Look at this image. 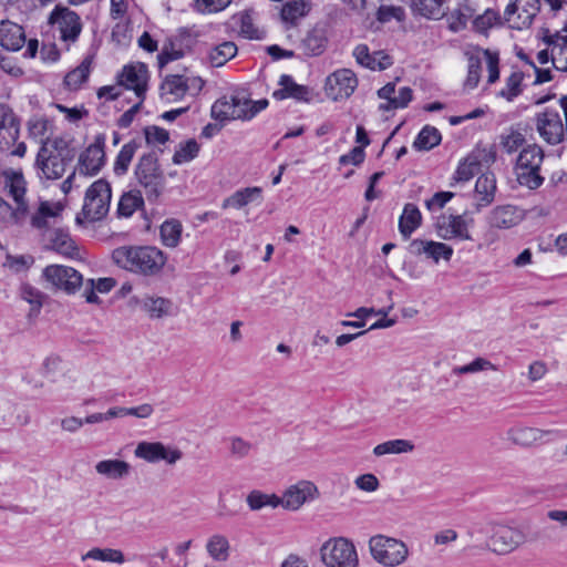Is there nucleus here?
<instances>
[{
  "label": "nucleus",
  "instance_id": "63",
  "mask_svg": "<svg viewBox=\"0 0 567 567\" xmlns=\"http://www.w3.org/2000/svg\"><path fill=\"white\" fill-rule=\"evenodd\" d=\"M21 297L39 310L42 306L43 295L30 285L21 287Z\"/></svg>",
  "mask_w": 567,
  "mask_h": 567
},
{
  "label": "nucleus",
  "instance_id": "7",
  "mask_svg": "<svg viewBox=\"0 0 567 567\" xmlns=\"http://www.w3.org/2000/svg\"><path fill=\"white\" fill-rule=\"evenodd\" d=\"M4 178L6 188L9 189V193L14 199L17 207L12 209L8 203L0 198V215L3 216L6 221L18 224L24 218L28 209V205L24 200L27 183L21 173L13 171L7 172L4 174Z\"/></svg>",
  "mask_w": 567,
  "mask_h": 567
},
{
  "label": "nucleus",
  "instance_id": "28",
  "mask_svg": "<svg viewBox=\"0 0 567 567\" xmlns=\"http://www.w3.org/2000/svg\"><path fill=\"white\" fill-rule=\"evenodd\" d=\"M327 43L328 39L324 30L313 28L302 38L299 48L306 56H317L323 53Z\"/></svg>",
  "mask_w": 567,
  "mask_h": 567
},
{
  "label": "nucleus",
  "instance_id": "57",
  "mask_svg": "<svg viewBox=\"0 0 567 567\" xmlns=\"http://www.w3.org/2000/svg\"><path fill=\"white\" fill-rule=\"evenodd\" d=\"M498 21V14L494 10L487 9L483 14L476 16L473 20V27L478 32H485Z\"/></svg>",
  "mask_w": 567,
  "mask_h": 567
},
{
  "label": "nucleus",
  "instance_id": "37",
  "mask_svg": "<svg viewBox=\"0 0 567 567\" xmlns=\"http://www.w3.org/2000/svg\"><path fill=\"white\" fill-rule=\"evenodd\" d=\"M525 135L518 128H506L499 135V146L502 151L508 155H512L516 153L519 148L525 147Z\"/></svg>",
  "mask_w": 567,
  "mask_h": 567
},
{
  "label": "nucleus",
  "instance_id": "40",
  "mask_svg": "<svg viewBox=\"0 0 567 567\" xmlns=\"http://www.w3.org/2000/svg\"><path fill=\"white\" fill-rule=\"evenodd\" d=\"M183 226L177 219L165 220L159 229L161 239L164 246L175 248L182 237Z\"/></svg>",
  "mask_w": 567,
  "mask_h": 567
},
{
  "label": "nucleus",
  "instance_id": "52",
  "mask_svg": "<svg viewBox=\"0 0 567 567\" xmlns=\"http://www.w3.org/2000/svg\"><path fill=\"white\" fill-rule=\"evenodd\" d=\"M480 162L474 158H466L460 163L454 179L457 182L470 181L480 169Z\"/></svg>",
  "mask_w": 567,
  "mask_h": 567
},
{
  "label": "nucleus",
  "instance_id": "61",
  "mask_svg": "<svg viewBox=\"0 0 567 567\" xmlns=\"http://www.w3.org/2000/svg\"><path fill=\"white\" fill-rule=\"evenodd\" d=\"M454 197L451 192H437L430 199L425 202V206L429 210H437L445 206Z\"/></svg>",
  "mask_w": 567,
  "mask_h": 567
},
{
  "label": "nucleus",
  "instance_id": "17",
  "mask_svg": "<svg viewBox=\"0 0 567 567\" xmlns=\"http://www.w3.org/2000/svg\"><path fill=\"white\" fill-rule=\"evenodd\" d=\"M319 495L317 486L310 481H299L295 485L289 486L279 497V505L286 509H299L306 502L313 501Z\"/></svg>",
  "mask_w": 567,
  "mask_h": 567
},
{
  "label": "nucleus",
  "instance_id": "42",
  "mask_svg": "<svg viewBox=\"0 0 567 567\" xmlns=\"http://www.w3.org/2000/svg\"><path fill=\"white\" fill-rule=\"evenodd\" d=\"M140 147V143H137L135 140L124 144L118 152L116 159L114 162V173L117 176H122L126 174L128 171L130 164Z\"/></svg>",
  "mask_w": 567,
  "mask_h": 567
},
{
  "label": "nucleus",
  "instance_id": "30",
  "mask_svg": "<svg viewBox=\"0 0 567 567\" xmlns=\"http://www.w3.org/2000/svg\"><path fill=\"white\" fill-rule=\"evenodd\" d=\"M47 240L48 246L59 254L71 257L76 250L74 241L65 229L55 228L49 230L47 234Z\"/></svg>",
  "mask_w": 567,
  "mask_h": 567
},
{
  "label": "nucleus",
  "instance_id": "27",
  "mask_svg": "<svg viewBox=\"0 0 567 567\" xmlns=\"http://www.w3.org/2000/svg\"><path fill=\"white\" fill-rule=\"evenodd\" d=\"M493 532V523H477L467 529V536L473 543L467 549H476L478 551L491 550V536Z\"/></svg>",
  "mask_w": 567,
  "mask_h": 567
},
{
  "label": "nucleus",
  "instance_id": "4",
  "mask_svg": "<svg viewBox=\"0 0 567 567\" xmlns=\"http://www.w3.org/2000/svg\"><path fill=\"white\" fill-rule=\"evenodd\" d=\"M112 197L111 185L105 179L95 181L85 193L81 214L76 215V223L97 221L103 219L109 210Z\"/></svg>",
  "mask_w": 567,
  "mask_h": 567
},
{
  "label": "nucleus",
  "instance_id": "8",
  "mask_svg": "<svg viewBox=\"0 0 567 567\" xmlns=\"http://www.w3.org/2000/svg\"><path fill=\"white\" fill-rule=\"evenodd\" d=\"M320 555L327 567H358L359 565L354 545L342 537L326 542L320 549Z\"/></svg>",
  "mask_w": 567,
  "mask_h": 567
},
{
  "label": "nucleus",
  "instance_id": "22",
  "mask_svg": "<svg viewBox=\"0 0 567 567\" xmlns=\"http://www.w3.org/2000/svg\"><path fill=\"white\" fill-rule=\"evenodd\" d=\"M204 82L200 78L188 79L183 75H167L161 85L162 95H172L179 100L190 90H202Z\"/></svg>",
  "mask_w": 567,
  "mask_h": 567
},
{
  "label": "nucleus",
  "instance_id": "12",
  "mask_svg": "<svg viewBox=\"0 0 567 567\" xmlns=\"http://www.w3.org/2000/svg\"><path fill=\"white\" fill-rule=\"evenodd\" d=\"M538 11L539 0H512L504 17L512 29L523 30L532 24Z\"/></svg>",
  "mask_w": 567,
  "mask_h": 567
},
{
  "label": "nucleus",
  "instance_id": "36",
  "mask_svg": "<svg viewBox=\"0 0 567 567\" xmlns=\"http://www.w3.org/2000/svg\"><path fill=\"white\" fill-rule=\"evenodd\" d=\"M115 286V281L112 278H100L96 282L94 279H87L83 284V297L89 303L100 302L95 291L101 293H107Z\"/></svg>",
  "mask_w": 567,
  "mask_h": 567
},
{
  "label": "nucleus",
  "instance_id": "19",
  "mask_svg": "<svg viewBox=\"0 0 567 567\" xmlns=\"http://www.w3.org/2000/svg\"><path fill=\"white\" fill-rule=\"evenodd\" d=\"M122 87L133 90L138 99L144 100L148 71L145 64L126 65L117 76Z\"/></svg>",
  "mask_w": 567,
  "mask_h": 567
},
{
  "label": "nucleus",
  "instance_id": "31",
  "mask_svg": "<svg viewBox=\"0 0 567 567\" xmlns=\"http://www.w3.org/2000/svg\"><path fill=\"white\" fill-rule=\"evenodd\" d=\"M142 308L150 318L161 319L173 315V301L164 297L147 296L142 302Z\"/></svg>",
  "mask_w": 567,
  "mask_h": 567
},
{
  "label": "nucleus",
  "instance_id": "50",
  "mask_svg": "<svg viewBox=\"0 0 567 567\" xmlns=\"http://www.w3.org/2000/svg\"><path fill=\"white\" fill-rule=\"evenodd\" d=\"M50 122L43 116H34L28 123L29 133L33 138L43 143H51L47 136Z\"/></svg>",
  "mask_w": 567,
  "mask_h": 567
},
{
  "label": "nucleus",
  "instance_id": "11",
  "mask_svg": "<svg viewBox=\"0 0 567 567\" xmlns=\"http://www.w3.org/2000/svg\"><path fill=\"white\" fill-rule=\"evenodd\" d=\"M249 104V97L244 93H237L230 96L218 99L212 106V117L220 121L243 120L247 121V114L244 112Z\"/></svg>",
  "mask_w": 567,
  "mask_h": 567
},
{
  "label": "nucleus",
  "instance_id": "15",
  "mask_svg": "<svg viewBox=\"0 0 567 567\" xmlns=\"http://www.w3.org/2000/svg\"><path fill=\"white\" fill-rule=\"evenodd\" d=\"M137 458L148 463L165 461L173 465L183 457L181 450L165 446L162 442H140L134 451Z\"/></svg>",
  "mask_w": 567,
  "mask_h": 567
},
{
  "label": "nucleus",
  "instance_id": "6",
  "mask_svg": "<svg viewBox=\"0 0 567 567\" xmlns=\"http://www.w3.org/2000/svg\"><path fill=\"white\" fill-rule=\"evenodd\" d=\"M369 549L372 558L384 567L401 566L410 555L409 547L403 540L384 535L372 536Z\"/></svg>",
  "mask_w": 567,
  "mask_h": 567
},
{
  "label": "nucleus",
  "instance_id": "2",
  "mask_svg": "<svg viewBox=\"0 0 567 567\" xmlns=\"http://www.w3.org/2000/svg\"><path fill=\"white\" fill-rule=\"evenodd\" d=\"M75 156L76 150L69 138L55 137L51 143H43L35 161L39 176L52 181L61 178Z\"/></svg>",
  "mask_w": 567,
  "mask_h": 567
},
{
  "label": "nucleus",
  "instance_id": "24",
  "mask_svg": "<svg viewBox=\"0 0 567 567\" xmlns=\"http://www.w3.org/2000/svg\"><path fill=\"white\" fill-rule=\"evenodd\" d=\"M553 431L528 426H513L506 432L508 441L520 447H532L550 435Z\"/></svg>",
  "mask_w": 567,
  "mask_h": 567
},
{
  "label": "nucleus",
  "instance_id": "53",
  "mask_svg": "<svg viewBox=\"0 0 567 567\" xmlns=\"http://www.w3.org/2000/svg\"><path fill=\"white\" fill-rule=\"evenodd\" d=\"M405 18V12L402 7L399 6H386L382 4L379 7L377 12V19L382 22H390L392 20H396L399 22L403 21Z\"/></svg>",
  "mask_w": 567,
  "mask_h": 567
},
{
  "label": "nucleus",
  "instance_id": "20",
  "mask_svg": "<svg viewBox=\"0 0 567 567\" xmlns=\"http://www.w3.org/2000/svg\"><path fill=\"white\" fill-rule=\"evenodd\" d=\"M410 254L414 256L424 255L427 259L437 264L441 259L450 261L453 256V248L444 243L424 239H413L409 245Z\"/></svg>",
  "mask_w": 567,
  "mask_h": 567
},
{
  "label": "nucleus",
  "instance_id": "23",
  "mask_svg": "<svg viewBox=\"0 0 567 567\" xmlns=\"http://www.w3.org/2000/svg\"><path fill=\"white\" fill-rule=\"evenodd\" d=\"M19 137V122L13 111L6 104H0V148L9 150Z\"/></svg>",
  "mask_w": 567,
  "mask_h": 567
},
{
  "label": "nucleus",
  "instance_id": "32",
  "mask_svg": "<svg viewBox=\"0 0 567 567\" xmlns=\"http://www.w3.org/2000/svg\"><path fill=\"white\" fill-rule=\"evenodd\" d=\"M261 198V188L260 187H246L239 190H236L233 195L225 198L221 207L224 209L233 207L236 209H240L248 204Z\"/></svg>",
  "mask_w": 567,
  "mask_h": 567
},
{
  "label": "nucleus",
  "instance_id": "59",
  "mask_svg": "<svg viewBox=\"0 0 567 567\" xmlns=\"http://www.w3.org/2000/svg\"><path fill=\"white\" fill-rule=\"evenodd\" d=\"M453 17H456V21L451 24L454 31H458L465 28L467 21L474 20V10L468 4H463L455 9Z\"/></svg>",
  "mask_w": 567,
  "mask_h": 567
},
{
  "label": "nucleus",
  "instance_id": "26",
  "mask_svg": "<svg viewBox=\"0 0 567 567\" xmlns=\"http://www.w3.org/2000/svg\"><path fill=\"white\" fill-rule=\"evenodd\" d=\"M279 85L281 89L274 92V97L277 100H284L292 97L298 101H309L310 90L308 86L297 84L292 76L284 74L280 76Z\"/></svg>",
  "mask_w": 567,
  "mask_h": 567
},
{
  "label": "nucleus",
  "instance_id": "13",
  "mask_svg": "<svg viewBox=\"0 0 567 567\" xmlns=\"http://www.w3.org/2000/svg\"><path fill=\"white\" fill-rule=\"evenodd\" d=\"M43 276L52 286L68 293H74L84 284L83 277L78 270L62 265L45 267Z\"/></svg>",
  "mask_w": 567,
  "mask_h": 567
},
{
  "label": "nucleus",
  "instance_id": "49",
  "mask_svg": "<svg viewBox=\"0 0 567 567\" xmlns=\"http://www.w3.org/2000/svg\"><path fill=\"white\" fill-rule=\"evenodd\" d=\"M524 80V73L520 71L513 72L507 79L505 87L498 93L499 96L507 101H513L522 93V83Z\"/></svg>",
  "mask_w": 567,
  "mask_h": 567
},
{
  "label": "nucleus",
  "instance_id": "54",
  "mask_svg": "<svg viewBox=\"0 0 567 567\" xmlns=\"http://www.w3.org/2000/svg\"><path fill=\"white\" fill-rule=\"evenodd\" d=\"M482 60L477 55H471L468 58V70L465 80V87L473 90L477 86L481 79Z\"/></svg>",
  "mask_w": 567,
  "mask_h": 567
},
{
  "label": "nucleus",
  "instance_id": "46",
  "mask_svg": "<svg viewBox=\"0 0 567 567\" xmlns=\"http://www.w3.org/2000/svg\"><path fill=\"white\" fill-rule=\"evenodd\" d=\"M199 150L200 146L194 138L179 143L173 155V163L176 165L188 163L197 157Z\"/></svg>",
  "mask_w": 567,
  "mask_h": 567
},
{
  "label": "nucleus",
  "instance_id": "5",
  "mask_svg": "<svg viewBox=\"0 0 567 567\" xmlns=\"http://www.w3.org/2000/svg\"><path fill=\"white\" fill-rule=\"evenodd\" d=\"M544 162V151L537 144H529L522 148L516 158L515 171L520 185L536 189L544 183L540 167Z\"/></svg>",
  "mask_w": 567,
  "mask_h": 567
},
{
  "label": "nucleus",
  "instance_id": "39",
  "mask_svg": "<svg viewBox=\"0 0 567 567\" xmlns=\"http://www.w3.org/2000/svg\"><path fill=\"white\" fill-rule=\"evenodd\" d=\"M229 542L220 534L210 536L206 544L208 555L215 561H226L229 557Z\"/></svg>",
  "mask_w": 567,
  "mask_h": 567
},
{
  "label": "nucleus",
  "instance_id": "16",
  "mask_svg": "<svg viewBox=\"0 0 567 567\" xmlns=\"http://www.w3.org/2000/svg\"><path fill=\"white\" fill-rule=\"evenodd\" d=\"M491 540V550L507 554L524 544L526 536L520 529L493 523Z\"/></svg>",
  "mask_w": 567,
  "mask_h": 567
},
{
  "label": "nucleus",
  "instance_id": "21",
  "mask_svg": "<svg viewBox=\"0 0 567 567\" xmlns=\"http://www.w3.org/2000/svg\"><path fill=\"white\" fill-rule=\"evenodd\" d=\"M524 219V213L514 205H501L494 207L488 216L487 224L496 229H509Z\"/></svg>",
  "mask_w": 567,
  "mask_h": 567
},
{
  "label": "nucleus",
  "instance_id": "56",
  "mask_svg": "<svg viewBox=\"0 0 567 567\" xmlns=\"http://www.w3.org/2000/svg\"><path fill=\"white\" fill-rule=\"evenodd\" d=\"M231 0H194V8L200 13H216L230 4Z\"/></svg>",
  "mask_w": 567,
  "mask_h": 567
},
{
  "label": "nucleus",
  "instance_id": "3",
  "mask_svg": "<svg viewBox=\"0 0 567 567\" xmlns=\"http://www.w3.org/2000/svg\"><path fill=\"white\" fill-rule=\"evenodd\" d=\"M135 176L138 184L144 188L148 200L156 202L164 193L166 178L161 169L155 152L144 154L140 157L135 167Z\"/></svg>",
  "mask_w": 567,
  "mask_h": 567
},
{
  "label": "nucleus",
  "instance_id": "62",
  "mask_svg": "<svg viewBox=\"0 0 567 567\" xmlns=\"http://www.w3.org/2000/svg\"><path fill=\"white\" fill-rule=\"evenodd\" d=\"M183 56V52L181 50H174L173 44H165L157 56L158 66L163 69L167 63L178 60Z\"/></svg>",
  "mask_w": 567,
  "mask_h": 567
},
{
  "label": "nucleus",
  "instance_id": "51",
  "mask_svg": "<svg viewBox=\"0 0 567 567\" xmlns=\"http://www.w3.org/2000/svg\"><path fill=\"white\" fill-rule=\"evenodd\" d=\"M485 370H496V367L487 359L478 357L475 360H473L472 362H470L468 364L461 365V367H454L452 370V374H454V375L470 374V373H476V372L485 371Z\"/></svg>",
  "mask_w": 567,
  "mask_h": 567
},
{
  "label": "nucleus",
  "instance_id": "9",
  "mask_svg": "<svg viewBox=\"0 0 567 567\" xmlns=\"http://www.w3.org/2000/svg\"><path fill=\"white\" fill-rule=\"evenodd\" d=\"M474 226V218L464 213L461 215H442L435 223L437 236L443 240L471 241L473 236L471 228Z\"/></svg>",
  "mask_w": 567,
  "mask_h": 567
},
{
  "label": "nucleus",
  "instance_id": "41",
  "mask_svg": "<svg viewBox=\"0 0 567 567\" xmlns=\"http://www.w3.org/2000/svg\"><path fill=\"white\" fill-rule=\"evenodd\" d=\"M414 450V444L409 440L396 439L390 440L378 444L373 449L375 456H383L388 454H403L410 453Z\"/></svg>",
  "mask_w": 567,
  "mask_h": 567
},
{
  "label": "nucleus",
  "instance_id": "34",
  "mask_svg": "<svg viewBox=\"0 0 567 567\" xmlns=\"http://www.w3.org/2000/svg\"><path fill=\"white\" fill-rule=\"evenodd\" d=\"M92 56H86L75 69L64 76V85L70 91H78L84 84L91 73Z\"/></svg>",
  "mask_w": 567,
  "mask_h": 567
},
{
  "label": "nucleus",
  "instance_id": "45",
  "mask_svg": "<svg viewBox=\"0 0 567 567\" xmlns=\"http://www.w3.org/2000/svg\"><path fill=\"white\" fill-rule=\"evenodd\" d=\"M441 142L440 132L433 126H424L413 142V147L419 151H429Z\"/></svg>",
  "mask_w": 567,
  "mask_h": 567
},
{
  "label": "nucleus",
  "instance_id": "10",
  "mask_svg": "<svg viewBox=\"0 0 567 567\" xmlns=\"http://www.w3.org/2000/svg\"><path fill=\"white\" fill-rule=\"evenodd\" d=\"M49 23L65 43H74L82 30L79 14L66 7L56 6L50 13Z\"/></svg>",
  "mask_w": 567,
  "mask_h": 567
},
{
  "label": "nucleus",
  "instance_id": "25",
  "mask_svg": "<svg viewBox=\"0 0 567 567\" xmlns=\"http://www.w3.org/2000/svg\"><path fill=\"white\" fill-rule=\"evenodd\" d=\"M25 43V34L21 25L10 22H0V45L9 51H18Z\"/></svg>",
  "mask_w": 567,
  "mask_h": 567
},
{
  "label": "nucleus",
  "instance_id": "38",
  "mask_svg": "<svg viewBox=\"0 0 567 567\" xmlns=\"http://www.w3.org/2000/svg\"><path fill=\"white\" fill-rule=\"evenodd\" d=\"M496 192V178L494 174H483L475 183V193L480 197L483 206L489 205L494 200Z\"/></svg>",
  "mask_w": 567,
  "mask_h": 567
},
{
  "label": "nucleus",
  "instance_id": "55",
  "mask_svg": "<svg viewBox=\"0 0 567 567\" xmlns=\"http://www.w3.org/2000/svg\"><path fill=\"white\" fill-rule=\"evenodd\" d=\"M353 56L360 65L370 70H377L375 52L370 53L367 44H358L353 50Z\"/></svg>",
  "mask_w": 567,
  "mask_h": 567
},
{
  "label": "nucleus",
  "instance_id": "58",
  "mask_svg": "<svg viewBox=\"0 0 567 567\" xmlns=\"http://www.w3.org/2000/svg\"><path fill=\"white\" fill-rule=\"evenodd\" d=\"M483 58L488 71V83H495L499 79L498 54L496 52H492L491 50H484Z\"/></svg>",
  "mask_w": 567,
  "mask_h": 567
},
{
  "label": "nucleus",
  "instance_id": "33",
  "mask_svg": "<svg viewBox=\"0 0 567 567\" xmlns=\"http://www.w3.org/2000/svg\"><path fill=\"white\" fill-rule=\"evenodd\" d=\"M131 466L122 460H104L95 465V471L109 480H122L130 474Z\"/></svg>",
  "mask_w": 567,
  "mask_h": 567
},
{
  "label": "nucleus",
  "instance_id": "14",
  "mask_svg": "<svg viewBox=\"0 0 567 567\" xmlns=\"http://www.w3.org/2000/svg\"><path fill=\"white\" fill-rule=\"evenodd\" d=\"M358 86V79L350 69H340L331 73L327 80L324 90L334 101L348 99Z\"/></svg>",
  "mask_w": 567,
  "mask_h": 567
},
{
  "label": "nucleus",
  "instance_id": "47",
  "mask_svg": "<svg viewBox=\"0 0 567 567\" xmlns=\"http://www.w3.org/2000/svg\"><path fill=\"white\" fill-rule=\"evenodd\" d=\"M446 0H413L416 10L430 19H440L445 14L444 2Z\"/></svg>",
  "mask_w": 567,
  "mask_h": 567
},
{
  "label": "nucleus",
  "instance_id": "29",
  "mask_svg": "<svg viewBox=\"0 0 567 567\" xmlns=\"http://www.w3.org/2000/svg\"><path fill=\"white\" fill-rule=\"evenodd\" d=\"M422 214L420 209L411 203L404 205L403 213L399 219V231L404 239H409L411 235L421 226Z\"/></svg>",
  "mask_w": 567,
  "mask_h": 567
},
{
  "label": "nucleus",
  "instance_id": "48",
  "mask_svg": "<svg viewBox=\"0 0 567 567\" xmlns=\"http://www.w3.org/2000/svg\"><path fill=\"white\" fill-rule=\"evenodd\" d=\"M279 497L275 494H265L260 491H252L247 496V504L251 511H259L265 506H279Z\"/></svg>",
  "mask_w": 567,
  "mask_h": 567
},
{
  "label": "nucleus",
  "instance_id": "60",
  "mask_svg": "<svg viewBox=\"0 0 567 567\" xmlns=\"http://www.w3.org/2000/svg\"><path fill=\"white\" fill-rule=\"evenodd\" d=\"M144 134H145L147 144H153V145L165 144L169 138V134L166 130L155 126V125L145 127Z\"/></svg>",
  "mask_w": 567,
  "mask_h": 567
},
{
  "label": "nucleus",
  "instance_id": "64",
  "mask_svg": "<svg viewBox=\"0 0 567 567\" xmlns=\"http://www.w3.org/2000/svg\"><path fill=\"white\" fill-rule=\"evenodd\" d=\"M251 450V444L241 437H231L230 439V452L231 455L243 458L249 454Z\"/></svg>",
  "mask_w": 567,
  "mask_h": 567
},
{
  "label": "nucleus",
  "instance_id": "35",
  "mask_svg": "<svg viewBox=\"0 0 567 567\" xmlns=\"http://www.w3.org/2000/svg\"><path fill=\"white\" fill-rule=\"evenodd\" d=\"M310 10L309 0H289L281 10V20L290 25H295L299 19L305 17Z\"/></svg>",
  "mask_w": 567,
  "mask_h": 567
},
{
  "label": "nucleus",
  "instance_id": "1",
  "mask_svg": "<svg viewBox=\"0 0 567 567\" xmlns=\"http://www.w3.org/2000/svg\"><path fill=\"white\" fill-rule=\"evenodd\" d=\"M112 260L132 274L155 277L162 272L167 256L155 246H121L113 250Z\"/></svg>",
  "mask_w": 567,
  "mask_h": 567
},
{
  "label": "nucleus",
  "instance_id": "18",
  "mask_svg": "<svg viewBox=\"0 0 567 567\" xmlns=\"http://www.w3.org/2000/svg\"><path fill=\"white\" fill-rule=\"evenodd\" d=\"M104 140L97 137L95 142L80 155L75 169L83 176L96 175L104 165Z\"/></svg>",
  "mask_w": 567,
  "mask_h": 567
},
{
  "label": "nucleus",
  "instance_id": "44",
  "mask_svg": "<svg viewBox=\"0 0 567 567\" xmlns=\"http://www.w3.org/2000/svg\"><path fill=\"white\" fill-rule=\"evenodd\" d=\"M237 54V47L234 42L226 41L212 49L209 60L213 66H223L227 61Z\"/></svg>",
  "mask_w": 567,
  "mask_h": 567
},
{
  "label": "nucleus",
  "instance_id": "43",
  "mask_svg": "<svg viewBox=\"0 0 567 567\" xmlns=\"http://www.w3.org/2000/svg\"><path fill=\"white\" fill-rule=\"evenodd\" d=\"M144 204V199L142 197L141 192L131 190L122 195L118 206L117 213L120 216L130 217L132 216L140 207Z\"/></svg>",
  "mask_w": 567,
  "mask_h": 567
}]
</instances>
